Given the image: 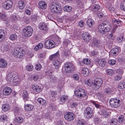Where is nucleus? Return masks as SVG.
<instances>
[{
    "instance_id": "nucleus-46",
    "label": "nucleus",
    "mask_w": 125,
    "mask_h": 125,
    "mask_svg": "<svg viewBox=\"0 0 125 125\" xmlns=\"http://www.w3.org/2000/svg\"><path fill=\"white\" fill-rule=\"evenodd\" d=\"M120 7L122 10L125 11V0L123 1L121 3Z\"/></svg>"
},
{
    "instance_id": "nucleus-10",
    "label": "nucleus",
    "mask_w": 125,
    "mask_h": 125,
    "mask_svg": "<svg viewBox=\"0 0 125 125\" xmlns=\"http://www.w3.org/2000/svg\"><path fill=\"white\" fill-rule=\"evenodd\" d=\"M100 79L99 80H95L94 81V83L92 86L93 88L95 90H97L101 86L102 83V81Z\"/></svg>"
},
{
    "instance_id": "nucleus-33",
    "label": "nucleus",
    "mask_w": 125,
    "mask_h": 125,
    "mask_svg": "<svg viewBox=\"0 0 125 125\" xmlns=\"http://www.w3.org/2000/svg\"><path fill=\"white\" fill-rule=\"evenodd\" d=\"M1 50L3 52H7L9 50V47L7 45H2L1 46Z\"/></svg>"
},
{
    "instance_id": "nucleus-26",
    "label": "nucleus",
    "mask_w": 125,
    "mask_h": 125,
    "mask_svg": "<svg viewBox=\"0 0 125 125\" xmlns=\"http://www.w3.org/2000/svg\"><path fill=\"white\" fill-rule=\"evenodd\" d=\"M100 6L98 4H95L92 7V10L97 13L98 12V10L99 9Z\"/></svg>"
},
{
    "instance_id": "nucleus-59",
    "label": "nucleus",
    "mask_w": 125,
    "mask_h": 125,
    "mask_svg": "<svg viewBox=\"0 0 125 125\" xmlns=\"http://www.w3.org/2000/svg\"><path fill=\"white\" fill-rule=\"evenodd\" d=\"M91 55L93 56H96L98 55V52L97 51L93 50L91 52Z\"/></svg>"
},
{
    "instance_id": "nucleus-57",
    "label": "nucleus",
    "mask_w": 125,
    "mask_h": 125,
    "mask_svg": "<svg viewBox=\"0 0 125 125\" xmlns=\"http://www.w3.org/2000/svg\"><path fill=\"white\" fill-rule=\"evenodd\" d=\"M108 38L109 39H110L112 40H114L115 38V37L112 33L110 34H109L108 36Z\"/></svg>"
},
{
    "instance_id": "nucleus-18",
    "label": "nucleus",
    "mask_w": 125,
    "mask_h": 125,
    "mask_svg": "<svg viewBox=\"0 0 125 125\" xmlns=\"http://www.w3.org/2000/svg\"><path fill=\"white\" fill-rule=\"evenodd\" d=\"M32 89L37 93L40 92L42 90L41 86L35 84L33 85L32 87Z\"/></svg>"
},
{
    "instance_id": "nucleus-2",
    "label": "nucleus",
    "mask_w": 125,
    "mask_h": 125,
    "mask_svg": "<svg viewBox=\"0 0 125 125\" xmlns=\"http://www.w3.org/2000/svg\"><path fill=\"white\" fill-rule=\"evenodd\" d=\"M11 53L15 57L21 58H22L24 56L25 52V51L22 49L16 48L12 51Z\"/></svg>"
},
{
    "instance_id": "nucleus-31",
    "label": "nucleus",
    "mask_w": 125,
    "mask_h": 125,
    "mask_svg": "<svg viewBox=\"0 0 125 125\" xmlns=\"http://www.w3.org/2000/svg\"><path fill=\"white\" fill-rule=\"evenodd\" d=\"M4 30H0V42H2L4 38Z\"/></svg>"
},
{
    "instance_id": "nucleus-27",
    "label": "nucleus",
    "mask_w": 125,
    "mask_h": 125,
    "mask_svg": "<svg viewBox=\"0 0 125 125\" xmlns=\"http://www.w3.org/2000/svg\"><path fill=\"white\" fill-rule=\"evenodd\" d=\"M39 5L40 8L42 9H45L47 7V4L44 1H41L39 3Z\"/></svg>"
},
{
    "instance_id": "nucleus-48",
    "label": "nucleus",
    "mask_w": 125,
    "mask_h": 125,
    "mask_svg": "<svg viewBox=\"0 0 125 125\" xmlns=\"http://www.w3.org/2000/svg\"><path fill=\"white\" fill-rule=\"evenodd\" d=\"M26 69L28 71H31L33 70V68L32 65H28L26 66Z\"/></svg>"
},
{
    "instance_id": "nucleus-7",
    "label": "nucleus",
    "mask_w": 125,
    "mask_h": 125,
    "mask_svg": "<svg viewBox=\"0 0 125 125\" xmlns=\"http://www.w3.org/2000/svg\"><path fill=\"white\" fill-rule=\"evenodd\" d=\"M120 100L117 98H111L109 101L110 105L114 108L118 107L120 105Z\"/></svg>"
},
{
    "instance_id": "nucleus-13",
    "label": "nucleus",
    "mask_w": 125,
    "mask_h": 125,
    "mask_svg": "<svg viewBox=\"0 0 125 125\" xmlns=\"http://www.w3.org/2000/svg\"><path fill=\"white\" fill-rule=\"evenodd\" d=\"M66 120L69 121L73 120L75 117L74 114L71 112H68L64 116Z\"/></svg>"
},
{
    "instance_id": "nucleus-54",
    "label": "nucleus",
    "mask_w": 125,
    "mask_h": 125,
    "mask_svg": "<svg viewBox=\"0 0 125 125\" xmlns=\"http://www.w3.org/2000/svg\"><path fill=\"white\" fill-rule=\"evenodd\" d=\"M41 65L40 64H36L35 65V69L37 71H39L41 69Z\"/></svg>"
},
{
    "instance_id": "nucleus-43",
    "label": "nucleus",
    "mask_w": 125,
    "mask_h": 125,
    "mask_svg": "<svg viewBox=\"0 0 125 125\" xmlns=\"http://www.w3.org/2000/svg\"><path fill=\"white\" fill-rule=\"evenodd\" d=\"M7 117L5 115H2L0 116V120L1 121L4 122L7 119Z\"/></svg>"
},
{
    "instance_id": "nucleus-62",
    "label": "nucleus",
    "mask_w": 125,
    "mask_h": 125,
    "mask_svg": "<svg viewBox=\"0 0 125 125\" xmlns=\"http://www.w3.org/2000/svg\"><path fill=\"white\" fill-rule=\"evenodd\" d=\"M18 79H14L13 80V83L14 85H15L16 84H18L19 83V81L17 80Z\"/></svg>"
},
{
    "instance_id": "nucleus-51",
    "label": "nucleus",
    "mask_w": 125,
    "mask_h": 125,
    "mask_svg": "<svg viewBox=\"0 0 125 125\" xmlns=\"http://www.w3.org/2000/svg\"><path fill=\"white\" fill-rule=\"evenodd\" d=\"M92 103L95 107L97 108H99L102 106L101 104H99L97 102L94 101L92 102Z\"/></svg>"
},
{
    "instance_id": "nucleus-1",
    "label": "nucleus",
    "mask_w": 125,
    "mask_h": 125,
    "mask_svg": "<svg viewBox=\"0 0 125 125\" xmlns=\"http://www.w3.org/2000/svg\"><path fill=\"white\" fill-rule=\"evenodd\" d=\"M61 6V4L58 2H53L50 5V11L54 13H60L62 11Z\"/></svg>"
},
{
    "instance_id": "nucleus-6",
    "label": "nucleus",
    "mask_w": 125,
    "mask_h": 125,
    "mask_svg": "<svg viewBox=\"0 0 125 125\" xmlns=\"http://www.w3.org/2000/svg\"><path fill=\"white\" fill-rule=\"evenodd\" d=\"M33 31L30 26H28L22 30V34L23 36L28 37L30 36L32 34Z\"/></svg>"
},
{
    "instance_id": "nucleus-24",
    "label": "nucleus",
    "mask_w": 125,
    "mask_h": 125,
    "mask_svg": "<svg viewBox=\"0 0 125 125\" xmlns=\"http://www.w3.org/2000/svg\"><path fill=\"white\" fill-rule=\"evenodd\" d=\"M88 27H91L94 24V21L91 19H88L86 21Z\"/></svg>"
},
{
    "instance_id": "nucleus-23",
    "label": "nucleus",
    "mask_w": 125,
    "mask_h": 125,
    "mask_svg": "<svg viewBox=\"0 0 125 125\" xmlns=\"http://www.w3.org/2000/svg\"><path fill=\"white\" fill-rule=\"evenodd\" d=\"M92 44L93 45L98 48L100 46V41L96 39H94Z\"/></svg>"
},
{
    "instance_id": "nucleus-32",
    "label": "nucleus",
    "mask_w": 125,
    "mask_h": 125,
    "mask_svg": "<svg viewBox=\"0 0 125 125\" xmlns=\"http://www.w3.org/2000/svg\"><path fill=\"white\" fill-rule=\"evenodd\" d=\"M23 120V118L20 116L16 117L14 119V121L15 122L19 123H22Z\"/></svg>"
},
{
    "instance_id": "nucleus-49",
    "label": "nucleus",
    "mask_w": 125,
    "mask_h": 125,
    "mask_svg": "<svg viewBox=\"0 0 125 125\" xmlns=\"http://www.w3.org/2000/svg\"><path fill=\"white\" fill-rule=\"evenodd\" d=\"M117 41L119 43H122L123 41L124 40V37L122 36H119L117 38Z\"/></svg>"
},
{
    "instance_id": "nucleus-16",
    "label": "nucleus",
    "mask_w": 125,
    "mask_h": 125,
    "mask_svg": "<svg viewBox=\"0 0 125 125\" xmlns=\"http://www.w3.org/2000/svg\"><path fill=\"white\" fill-rule=\"evenodd\" d=\"M59 54L58 52H57L54 54L50 56V60L51 61L56 60L60 59L59 58Z\"/></svg>"
},
{
    "instance_id": "nucleus-38",
    "label": "nucleus",
    "mask_w": 125,
    "mask_h": 125,
    "mask_svg": "<svg viewBox=\"0 0 125 125\" xmlns=\"http://www.w3.org/2000/svg\"><path fill=\"white\" fill-rule=\"evenodd\" d=\"M125 121L124 117L123 115H121L119 117L118 121V122L120 123L123 122Z\"/></svg>"
},
{
    "instance_id": "nucleus-63",
    "label": "nucleus",
    "mask_w": 125,
    "mask_h": 125,
    "mask_svg": "<svg viewBox=\"0 0 125 125\" xmlns=\"http://www.w3.org/2000/svg\"><path fill=\"white\" fill-rule=\"evenodd\" d=\"M108 9L111 12H113L115 10L114 8L111 6L109 7Z\"/></svg>"
},
{
    "instance_id": "nucleus-4",
    "label": "nucleus",
    "mask_w": 125,
    "mask_h": 125,
    "mask_svg": "<svg viewBox=\"0 0 125 125\" xmlns=\"http://www.w3.org/2000/svg\"><path fill=\"white\" fill-rule=\"evenodd\" d=\"M65 72L67 74L71 73H73L74 69L75 67L72 63L67 62L64 64Z\"/></svg>"
},
{
    "instance_id": "nucleus-9",
    "label": "nucleus",
    "mask_w": 125,
    "mask_h": 125,
    "mask_svg": "<svg viewBox=\"0 0 125 125\" xmlns=\"http://www.w3.org/2000/svg\"><path fill=\"white\" fill-rule=\"evenodd\" d=\"M55 42L52 40H46L44 43V47L47 49H51L55 47Z\"/></svg>"
},
{
    "instance_id": "nucleus-36",
    "label": "nucleus",
    "mask_w": 125,
    "mask_h": 125,
    "mask_svg": "<svg viewBox=\"0 0 125 125\" xmlns=\"http://www.w3.org/2000/svg\"><path fill=\"white\" fill-rule=\"evenodd\" d=\"M37 101L38 102L42 105H44L46 103V101L42 98H38Z\"/></svg>"
},
{
    "instance_id": "nucleus-52",
    "label": "nucleus",
    "mask_w": 125,
    "mask_h": 125,
    "mask_svg": "<svg viewBox=\"0 0 125 125\" xmlns=\"http://www.w3.org/2000/svg\"><path fill=\"white\" fill-rule=\"evenodd\" d=\"M51 96L54 98H56L57 96V92L55 91H52L51 92Z\"/></svg>"
},
{
    "instance_id": "nucleus-45",
    "label": "nucleus",
    "mask_w": 125,
    "mask_h": 125,
    "mask_svg": "<svg viewBox=\"0 0 125 125\" xmlns=\"http://www.w3.org/2000/svg\"><path fill=\"white\" fill-rule=\"evenodd\" d=\"M106 73L107 75H112L114 73V71L112 69H107L106 70Z\"/></svg>"
},
{
    "instance_id": "nucleus-3",
    "label": "nucleus",
    "mask_w": 125,
    "mask_h": 125,
    "mask_svg": "<svg viewBox=\"0 0 125 125\" xmlns=\"http://www.w3.org/2000/svg\"><path fill=\"white\" fill-rule=\"evenodd\" d=\"M111 29L110 25L105 23H102L98 26L99 31L101 33L104 34L109 31Z\"/></svg>"
},
{
    "instance_id": "nucleus-25",
    "label": "nucleus",
    "mask_w": 125,
    "mask_h": 125,
    "mask_svg": "<svg viewBox=\"0 0 125 125\" xmlns=\"http://www.w3.org/2000/svg\"><path fill=\"white\" fill-rule=\"evenodd\" d=\"M99 65L103 67L104 66L106 63V61L104 59H100L98 62Z\"/></svg>"
},
{
    "instance_id": "nucleus-60",
    "label": "nucleus",
    "mask_w": 125,
    "mask_h": 125,
    "mask_svg": "<svg viewBox=\"0 0 125 125\" xmlns=\"http://www.w3.org/2000/svg\"><path fill=\"white\" fill-rule=\"evenodd\" d=\"M11 19L12 20L16 21L17 20L18 18L15 15L13 14L11 16Z\"/></svg>"
},
{
    "instance_id": "nucleus-41",
    "label": "nucleus",
    "mask_w": 125,
    "mask_h": 125,
    "mask_svg": "<svg viewBox=\"0 0 125 125\" xmlns=\"http://www.w3.org/2000/svg\"><path fill=\"white\" fill-rule=\"evenodd\" d=\"M46 74L48 77H49V78H54V76L53 75L52 73L50 71L46 72Z\"/></svg>"
},
{
    "instance_id": "nucleus-42",
    "label": "nucleus",
    "mask_w": 125,
    "mask_h": 125,
    "mask_svg": "<svg viewBox=\"0 0 125 125\" xmlns=\"http://www.w3.org/2000/svg\"><path fill=\"white\" fill-rule=\"evenodd\" d=\"M16 75L12 73H9L7 75V78H15Z\"/></svg>"
},
{
    "instance_id": "nucleus-15",
    "label": "nucleus",
    "mask_w": 125,
    "mask_h": 125,
    "mask_svg": "<svg viewBox=\"0 0 125 125\" xmlns=\"http://www.w3.org/2000/svg\"><path fill=\"white\" fill-rule=\"evenodd\" d=\"M11 89L9 87H5L3 90V94L5 96L9 95L11 93Z\"/></svg>"
},
{
    "instance_id": "nucleus-22",
    "label": "nucleus",
    "mask_w": 125,
    "mask_h": 125,
    "mask_svg": "<svg viewBox=\"0 0 125 125\" xmlns=\"http://www.w3.org/2000/svg\"><path fill=\"white\" fill-rule=\"evenodd\" d=\"M25 110L27 111H32L33 109V106L31 104H27L25 105L24 106Z\"/></svg>"
},
{
    "instance_id": "nucleus-35",
    "label": "nucleus",
    "mask_w": 125,
    "mask_h": 125,
    "mask_svg": "<svg viewBox=\"0 0 125 125\" xmlns=\"http://www.w3.org/2000/svg\"><path fill=\"white\" fill-rule=\"evenodd\" d=\"M63 9L65 11L70 12L72 10V8L71 6L67 5L64 7Z\"/></svg>"
},
{
    "instance_id": "nucleus-14",
    "label": "nucleus",
    "mask_w": 125,
    "mask_h": 125,
    "mask_svg": "<svg viewBox=\"0 0 125 125\" xmlns=\"http://www.w3.org/2000/svg\"><path fill=\"white\" fill-rule=\"evenodd\" d=\"M82 37L83 39L86 42H88L91 39L90 34L86 32H83L82 34Z\"/></svg>"
},
{
    "instance_id": "nucleus-39",
    "label": "nucleus",
    "mask_w": 125,
    "mask_h": 125,
    "mask_svg": "<svg viewBox=\"0 0 125 125\" xmlns=\"http://www.w3.org/2000/svg\"><path fill=\"white\" fill-rule=\"evenodd\" d=\"M77 6L80 8H82L83 7V0H78L77 2Z\"/></svg>"
},
{
    "instance_id": "nucleus-8",
    "label": "nucleus",
    "mask_w": 125,
    "mask_h": 125,
    "mask_svg": "<svg viewBox=\"0 0 125 125\" xmlns=\"http://www.w3.org/2000/svg\"><path fill=\"white\" fill-rule=\"evenodd\" d=\"M75 94L77 97L81 99H83L86 94V93L85 91L82 89L76 90L75 92Z\"/></svg>"
},
{
    "instance_id": "nucleus-29",
    "label": "nucleus",
    "mask_w": 125,
    "mask_h": 125,
    "mask_svg": "<svg viewBox=\"0 0 125 125\" xmlns=\"http://www.w3.org/2000/svg\"><path fill=\"white\" fill-rule=\"evenodd\" d=\"M22 96L25 101L27 100L28 97V94L26 91H24L23 93Z\"/></svg>"
},
{
    "instance_id": "nucleus-47",
    "label": "nucleus",
    "mask_w": 125,
    "mask_h": 125,
    "mask_svg": "<svg viewBox=\"0 0 125 125\" xmlns=\"http://www.w3.org/2000/svg\"><path fill=\"white\" fill-rule=\"evenodd\" d=\"M6 16V15L5 12H2L0 13V21L4 19Z\"/></svg>"
},
{
    "instance_id": "nucleus-64",
    "label": "nucleus",
    "mask_w": 125,
    "mask_h": 125,
    "mask_svg": "<svg viewBox=\"0 0 125 125\" xmlns=\"http://www.w3.org/2000/svg\"><path fill=\"white\" fill-rule=\"evenodd\" d=\"M118 20H117L116 19L114 18L112 20V22L114 24V25L115 24L116 25Z\"/></svg>"
},
{
    "instance_id": "nucleus-34",
    "label": "nucleus",
    "mask_w": 125,
    "mask_h": 125,
    "mask_svg": "<svg viewBox=\"0 0 125 125\" xmlns=\"http://www.w3.org/2000/svg\"><path fill=\"white\" fill-rule=\"evenodd\" d=\"M68 98V96L64 95L60 97V100L62 103H65V102L67 100Z\"/></svg>"
},
{
    "instance_id": "nucleus-21",
    "label": "nucleus",
    "mask_w": 125,
    "mask_h": 125,
    "mask_svg": "<svg viewBox=\"0 0 125 125\" xmlns=\"http://www.w3.org/2000/svg\"><path fill=\"white\" fill-rule=\"evenodd\" d=\"M7 64L6 60L4 59H0V67L5 68L7 66Z\"/></svg>"
},
{
    "instance_id": "nucleus-61",
    "label": "nucleus",
    "mask_w": 125,
    "mask_h": 125,
    "mask_svg": "<svg viewBox=\"0 0 125 125\" xmlns=\"http://www.w3.org/2000/svg\"><path fill=\"white\" fill-rule=\"evenodd\" d=\"M70 43V41L68 40H64L63 41V44L66 46H67Z\"/></svg>"
},
{
    "instance_id": "nucleus-12",
    "label": "nucleus",
    "mask_w": 125,
    "mask_h": 125,
    "mask_svg": "<svg viewBox=\"0 0 125 125\" xmlns=\"http://www.w3.org/2000/svg\"><path fill=\"white\" fill-rule=\"evenodd\" d=\"M38 28L40 30L47 32L48 29L46 24L44 22H40L38 25Z\"/></svg>"
},
{
    "instance_id": "nucleus-30",
    "label": "nucleus",
    "mask_w": 125,
    "mask_h": 125,
    "mask_svg": "<svg viewBox=\"0 0 125 125\" xmlns=\"http://www.w3.org/2000/svg\"><path fill=\"white\" fill-rule=\"evenodd\" d=\"M84 82L89 86H90L92 85H93L94 83V82L92 79H89L87 81L85 80Z\"/></svg>"
},
{
    "instance_id": "nucleus-56",
    "label": "nucleus",
    "mask_w": 125,
    "mask_h": 125,
    "mask_svg": "<svg viewBox=\"0 0 125 125\" xmlns=\"http://www.w3.org/2000/svg\"><path fill=\"white\" fill-rule=\"evenodd\" d=\"M97 98L99 100H101L103 96V95L100 93H98L96 94Z\"/></svg>"
},
{
    "instance_id": "nucleus-55",
    "label": "nucleus",
    "mask_w": 125,
    "mask_h": 125,
    "mask_svg": "<svg viewBox=\"0 0 125 125\" xmlns=\"http://www.w3.org/2000/svg\"><path fill=\"white\" fill-rule=\"evenodd\" d=\"M117 124V121L115 119H113L111 120V125H116Z\"/></svg>"
},
{
    "instance_id": "nucleus-20",
    "label": "nucleus",
    "mask_w": 125,
    "mask_h": 125,
    "mask_svg": "<svg viewBox=\"0 0 125 125\" xmlns=\"http://www.w3.org/2000/svg\"><path fill=\"white\" fill-rule=\"evenodd\" d=\"M62 63V62L60 59L54 60L53 62V64L55 68H59Z\"/></svg>"
},
{
    "instance_id": "nucleus-58",
    "label": "nucleus",
    "mask_w": 125,
    "mask_h": 125,
    "mask_svg": "<svg viewBox=\"0 0 125 125\" xmlns=\"http://www.w3.org/2000/svg\"><path fill=\"white\" fill-rule=\"evenodd\" d=\"M85 123V122L82 120H79L77 122L78 125H83Z\"/></svg>"
},
{
    "instance_id": "nucleus-53",
    "label": "nucleus",
    "mask_w": 125,
    "mask_h": 125,
    "mask_svg": "<svg viewBox=\"0 0 125 125\" xmlns=\"http://www.w3.org/2000/svg\"><path fill=\"white\" fill-rule=\"evenodd\" d=\"M116 62V61L114 59H110L108 61L109 63L111 65H115Z\"/></svg>"
},
{
    "instance_id": "nucleus-11",
    "label": "nucleus",
    "mask_w": 125,
    "mask_h": 125,
    "mask_svg": "<svg viewBox=\"0 0 125 125\" xmlns=\"http://www.w3.org/2000/svg\"><path fill=\"white\" fill-rule=\"evenodd\" d=\"M13 3L11 0H8L4 2L2 6L5 9L9 10L12 7Z\"/></svg>"
},
{
    "instance_id": "nucleus-5",
    "label": "nucleus",
    "mask_w": 125,
    "mask_h": 125,
    "mask_svg": "<svg viewBox=\"0 0 125 125\" xmlns=\"http://www.w3.org/2000/svg\"><path fill=\"white\" fill-rule=\"evenodd\" d=\"M94 113V109L89 107H86L84 110V115L87 119L91 118L93 115Z\"/></svg>"
},
{
    "instance_id": "nucleus-19",
    "label": "nucleus",
    "mask_w": 125,
    "mask_h": 125,
    "mask_svg": "<svg viewBox=\"0 0 125 125\" xmlns=\"http://www.w3.org/2000/svg\"><path fill=\"white\" fill-rule=\"evenodd\" d=\"M28 0H23L19 1L18 5V7L20 9H23L24 8L25 6L24 2H26Z\"/></svg>"
},
{
    "instance_id": "nucleus-28",
    "label": "nucleus",
    "mask_w": 125,
    "mask_h": 125,
    "mask_svg": "<svg viewBox=\"0 0 125 125\" xmlns=\"http://www.w3.org/2000/svg\"><path fill=\"white\" fill-rule=\"evenodd\" d=\"M10 109V106L8 104H3L2 106V109L3 111L6 112L8 110Z\"/></svg>"
},
{
    "instance_id": "nucleus-50",
    "label": "nucleus",
    "mask_w": 125,
    "mask_h": 125,
    "mask_svg": "<svg viewBox=\"0 0 125 125\" xmlns=\"http://www.w3.org/2000/svg\"><path fill=\"white\" fill-rule=\"evenodd\" d=\"M17 38V36L15 34L11 35L10 37L9 38L10 40L12 41L15 40Z\"/></svg>"
},
{
    "instance_id": "nucleus-40",
    "label": "nucleus",
    "mask_w": 125,
    "mask_h": 125,
    "mask_svg": "<svg viewBox=\"0 0 125 125\" xmlns=\"http://www.w3.org/2000/svg\"><path fill=\"white\" fill-rule=\"evenodd\" d=\"M82 73L84 76H86L88 74V70L86 68H83L82 69Z\"/></svg>"
},
{
    "instance_id": "nucleus-17",
    "label": "nucleus",
    "mask_w": 125,
    "mask_h": 125,
    "mask_svg": "<svg viewBox=\"0 0 125 125\" xmlns=\"http://www.w3.org/2000/svg\"><path fill=\"white\" fill-rule=\"evenodd\" d=\"M119 49L118 48H115L111 50L109 55L113 57L116 56L118 54Z\"/></svg>"
},
{
    "instance_id": "nucleus-37",
    "label": "nucleus",
    "mask_w": 125,
    "mask_h": 125,
    "mask_svg": "<svg viewBox=\"0 0 125 125\" xmlns=\"http://www.w3.org/2000/svg\"><path fill=\"white\" fill-rule=\"evenodd\" d=\"M101 112V114L103 117L105 118H107L108 117L109 115L108 112L104 110H102Z\"/></svg>"
},
{
    "instance_id": "nucleus-44",
    "label": "nucleus",
    "mask_w": 125,
    "mask_h": 125,
    "mask_svg": "<svg viewBox=\"0 0 125 125\" xmlns=\"http://www.w3.org/2000/svg\"><path fill=\"white\" fill-rule=\"evenodd\" d=\"M83 62L84 64L88 65L91 63V61L89 59L86 58L83 59Z\"/></svg>"
}]
</instances>
